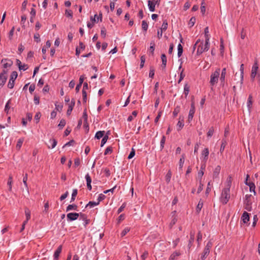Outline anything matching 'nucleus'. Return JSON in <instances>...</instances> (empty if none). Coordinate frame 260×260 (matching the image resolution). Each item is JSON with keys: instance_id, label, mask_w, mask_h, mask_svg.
Returning <instances> with one entry per match:
<instances>
[{"instance_id": "obj_25", "label": "nucleus", "mask_w": 260, "mask_h": 260, "mask_svg": "<svg viewBox=\"0 0 260 260\" xmlns=\"http://www.w3.org/2000/svg\"><path fill=\"white\" fill-rule=\"evenodd\" d=\"M105 134V131H98L96 133L95 138L97 139H100L101 138H103Z\"/></svg>"}, {"instance_id": "obj_4", "label": "nucleus", "mask_w": 260, "mask_h": 260, "mask_svg": "<svg viewBox=\"0 0 260 260\" xmlns=\"http://www.w3.org/2000/svg\"><path fill=\"white\" fill-rule=\"evenodd\" d=\"M220 75V69H217L213 72L210 76V83L212 86H214L218 82Z\"/></svg>"}, {"instance_id": "obj_22", "label": "nucleus", "mask_w": 260, "mask_h": 260, "mask_svg": "<svg viewBox=\"0 0 260 260\" xmlns=\"http://www.w3.org/2000/svg\"><path fill=\"white\" fill-rule=\"evenodd\" d=\"M180 255L179 252L175 251L171 255L169 260H176Z\"/></svg>"}, {"instance_id": "obj_32", "label": "nucleus", "mask_w": 260, "mask_h": 260, "mask_svg": "<svg viewBox=\"0 0 260 260\" xmlns=\"http://www.w3.org/2000/svg\"><path fill=\"white\" fill-rule=\"evenodd\" d=\"M166 142V137L165 136H163L161 137L160 142V150H162L164 148V145Z\"/></svg>"}, {"instance_id": "obj_60", "label": "nucleus", "mask_w": 260, "mask_h": 260, "mask_svg": "<svg viewBox=\"0 0 260 260\" xmlns=\"http://www.w3.org/2000/svg\"><path fill=\"white\" fill-rule=\"evenodd\" d=\"M112 152V149L111 147H108L105 150L104 155H107Z\"/></svg>"}, {"instance_id": "obj_2", "label": "nucleus", "mask_w": 260, "mask_h": 260, "mask_svg": "<svg viewBox=\"0 0 260 260\" xmlns=\"http://www.w3.org/2000/svg\"><path fill=\"white\" fill-rule=\"evenodd\" d=\"M210 43H207L204 41H201L199 42V44L198 45V48L197 50V54L198 55H201L204 52L207 51L209 49Z\"/></svg>"}, {"instance_id": "obj_53", "label": "nucleus", "mask_w": 260, "mask_h": 260, "mask_svg": "<svg viewBox=\"0 0 260 260\" xmlns=\"http://www.w3.org/2000/svg\"><path fill=\"white\" fill-rule=\"evenodd\" d=\"M155 70L153 68H150V70L149 73V77L151 78H153L154 75Z\"/></svg>"}, {"instance_id": "obj_41", "label": "nucleus", "mask_w": 260, "mask_h": 260, "mask_svg": "<svg viewBox=\"0 0 260 260\" xmlns=\"http://www.w3.org/2000/svg\"><path fill=\"white\" fill-rule=\"evenodd\" d=\"M108 139V135H106L103 138L102 141H101V147H103L105 143L107 142V140Z\"/></svg>"}, {"instance_id": "obj_17", "label": "nucleus", "mask_w": 260, "mask_h": 260, "mask_svg": "<svg viewBox=\"0 0 260 260\" xmlns=\"http://www.w3.org/2000/svg\"><path fill=\"white\" fill-rule=\"evenodd\" d=\"M205 42L209 43L210 36L209 34L208 27H206L204 29Z\"/></svg>"}, {"instance_id": "obj_18", "label": "nucleus", "mask_w": 260, "mask_h": 260, "mask_svg": "<svg viewBox=\"0 0 260 260\" xmlns=\"http://www.w3.org/2000/svg\"><path fill=\"white\" fill-rule=\"evenodd\" d=\"M148 6L150 12H154L155 11V5L154 4L153 1L149 0L148 1Z\"/></svg>"}, {"instance_id": "obj_13", "label": "nucleus", "mask_w": 260, "mask_h": 260, "mask_svg": "<svg viewBox=\"0 0 260 260\" xmlns=\"http://www.w3.org/2000/svg\"><path fill=\"white\" fill-rule=\"evenodd\" d=\"M226 74V68H224L222 70L221 75L220 77V81L221 84H222L223 85L224 81H225Z\"/></svg>"}, {"instance_id": "obj_6", "label": "nucleus", "mask_w": 260, "mask_h": 260, "mask_svg": "<svg viewBox=\"0 0 260 260\" xmlns=\"http://www.w3.org/2000/svg\"><path fill=\"white\" fill-rule=\"evenodd\" d=\"M18 76V74L16 71H13L11 75L10 79L7 85L9 88L12 89L14 87L15 80Z\"/></svg>"}, {"instance_id": "obj_10", "label": "nucleus", "mask_w": 260, "mask_h": 260, "mask_svg": "<svg viewBox=\"0 0 260 260\" xmlns=\"http://www.w3.org/2000/svg\"><path fill=\"white\" fill-rule=\"evenodd\" d=\"M194 235L195 233L194 232H191L190 233V239L189 240L188 244L187 245V247L188 249H189L191 246H192V244L194 242Z\"/></svg>"}, {"instance_id": "obj_27", "label": "nucleus", "mask_w": 260, "mask_h": 260, "mask_svg": "<svg viewBox=\"0 0 260 260\" xmlns=\"http://www.w3.org/2000/svg\"><path fill=\"white\" fill-rule=\"evenodd\" d=\"M78 193V190L77 189L75 188L73 190V192L72 193V197L71 199L70 202H73L75 201L76 197L77 196Z\"/></svg>"}, {"instance_id": "obj_3", "label": "nucleus", "mask_w": 260, "mask_h": 260, "mask_svg": "<svg viewBox=\"0 0 260 260\" xmlns=\"http://www.w3.org/2000/svg\"><path fill=\"white\" fill-rule=\"evenodd\" d=\"M252 197L251 194H246L244 198V203L245 205V209L248 211H251L252 209Z\"/></svg>"}, {"instance_id": "obj_19", "label": "nucleus", "mask_w": 260, "mask_h": 260, "mask_svg": "<svg viewBox=\"0 0 260 260\" xmlns=\"http://www.w3.org/2000/svg\"><path fill=\"white\" fill-rule=\"evenodd\" d=\"M77 209H78V206L75 204L69 205L67 207L66 212H68L71 210H76H76H77Z\"/></svg>"}, {"instance_id": "obj_57", "label": "nucleus", "mask_w": 260, "mask_h": 260, "mask_svg": "<svg viewBox=\"0 0 260 260\" xmlns=\"http://www.w3.org/2000/svg\"><path fill=\"white\" fill-rule=\"evenodd\" d=\"M183 71L184 70H182L180 74L179 79L178 81V83H180L185 77V74H183Z\"/></svg>"}, {"instance_id": "obj_59", "label": "nucleus", "mask_w": 260, "mask_h": 260, "mask_svg": "<svg viewBox=\"0 0 260 260\" xmlns=\"http://www.w3.org/2000/svg\"><path fill=\"white\" fill-rule=\"evenodd\" d=\"M14 30H15L14 27H13L9 33L8 37H9V38L10 40H11L12 39V37L13 36L14 32Z\"/></svg>"}, {"instance_id": "obj_64", "label": "nucleus", "mask_w": 260, "mask_h": 260, "mask_svg": "<svg viewBox=\"0 0 260 260\" xmlns=\"http://www.w3.org/2000/svg\"><path fill=\"white\" fill-rule=\"evenodd\" d=\"M28 69V66L26 64H21V66L19 67V70L25 71Z\"/></svg>"}, {"instance_id": "obj_56", "label": "nucleus", "mask_w": 260, "mask_h": 260, "mask_svg": "<svg viewBox=\"0 0 260 260\" xmlns=\"http://www.w3.org/2000/svg\"><path fill=\"white\" fill-rule=\"evenodd\" d=\"M125 206H126V203H123L122 205L118 209L117 213L119 214L120 213H121L123 210V209L125 207Z\"/></svg>"}, {"instance_id": "obj_62", "label": "nucleus", "mask_w": 260, "mask_h": 260, "mask_svg": "<svg viewBox=\"0 0 260 260\" xmlns=\"http://www.w3.org/2000/svg\"><path fill=\"white\" fill-rule=\"evenodd\" d=\"M65 13H66V15L67 17H70V18H72V17H73V13H72V11L71 10H66Z\"/></svg>"}, {"instance_id": "obj_44", "label": "nucleus", "mask_w": 260, "mask_h": 260, "mask_svg": "<svg viewBox=\"0 0 260 260\" xmlns=\"http://www.w3.org/2000/svg\"><path fill=\"white\" fill-rule=\"evenodd\" d=\"M171 176H172L171 172H170V171H169L168 172V173L166 175V181L167 183H169L170 181Z\"/></svg>"}, {"instance_id": "obj_21", "label": "nucleus", "mask_w": 260, "mask_h": 260, "mask_svg": "<svg viewBox=\"0 0 260 260\" xmlns=\"http://www.w3.org/2000/svg\"><path fill=\"white\" fill-rule=\"evenodd\" d=\"M246 185H248L249 187V190L250 192H253L254 194H256V192L255 191V186L253 183H252V182L246 183Z\"/></svg>"}, {"instance_id": "obj_51", "label": "nucleus", "mask_w": 260, "mask_h": 260, "mask_svg": "<svg viewBox=\"0 0 260 260\" xmlns=\"http://www.w3.org/2000/svg\"><path fill=\"white\" fill-rule=\"evenodd\" d=\"M106 198V196L103 194L101 193L99 195L98 198V202H99V204H100V202L103 200H104Z\"/></svg>"}, {"instance_id": "obj_20", "label": "nucleus", "mask_w": 260, "mask_h": 260, "mask_svg": "<svg viewBox=\"0 0 260 260\" xmlns=\"http://www.w3.org/2000/svg\"><path fill=\"white\" fill-rule=\"evenodd\" d=\"M61 251H62V245H60L58 247L57 249L55 251L54 254H53V257L58 258L59 256V254L61 252Z\"/></svg>"}, {"instance_id": "obj_47", "label": "nucleus", "mask_w": 260, "mask_h": 260, "mask_svg": "<svg viewBox=\"0 0 260 260\" xmlns=\"http://www.w3.org/2000/svg\"><path fill=\"white\" fill-rule=\"evenodd\" d=\"M27 174H25V176L23 177V182L25 186L26 187L27 190H28V188L27 184Z\"/></svg>"}, {"instance_id": "obj_26", "label": "nucleus", "mask_w": 260, "mask_h": 260, "mask_svg": "<svg viewBox=\"0 0 260 260\" xmlns=\"http://www.w3.org/2000/svg\"><path fill=\"white\" fill-rule=\"evenodd\" d=\"M243 75H244V64H242L240 66V76H241L240 85H241L243 83Z\"/></svg>"}, {"instance_id": "obj_42", "label": "nucleus", "mask_w": 260, "mask_h": 260, "mask_svg": "<svg viewBox=\"0 0 260 260\" xmlns=\"http://www.w3.org/2000/svg\"><path fill=\"white\" fill-rule=\"evenodd\" d=\"M196 18L194 17H192L190 20H189V23H188V25L189 26L191 27H192L195 22H196Z\"/></svg>"}, {"instance_id": "obj_55", "label": "nucleus", "mask_w": 260, "mask_h": 260, "mask_svg": "<svg viewBox=\"0 0 260 260\" xmlns=\"http://www.w3.org/2000/svg\"><path fill=\"white\" fill-rule=\"evenodd\" d=\"M11 103V101H10V100H9L6 103V105H5V112H6L7 113L8 112L10 107L9 106V105Z\"/></svg>"}, {"instance_id": "obj_11", "label": "nucleus", "mask_w": 260, "mask_h": 260, "mask_svg": "<svg viewBox=\"0 0 260 260\" xmlns=\"http://www.w3.org/2000/svg\"><path fill=\"white\" fill-rule=\"evenodd\" d=\"M6 72L4 71L3 73L0 74V86H3L6 83L7 77L5 75Z\"/></svg>"}, {"instance_id": "obj_28", "label": "nucleus", "mask_w": 260, "mask_h": 260, "mask_svg": "<svg viewBox=\"0 0 260 260\" xmlns=\"http://www.w3.org/2000/svg\"><path fill=\"white\" fill-rule=\"evenodd\" d=\"M99 202H94V201H90L88 202V203L86 205V208L89 207L90 208H92L95 206L98 205Z\"/></svg>"}, {"instance_id": "obj_29", "label": "nucleus", "mask_w": 260, "mask_h": 260, "mask_svg": "<svg viewBox=\"0 0 260 260\" xmlns=\"http://www.w3.org/2000/svg\"><path fill=\"white\" fill-rule=\"evenodd\" d=\"M177 49H178L177 55H178V57H180L182 55V53H183V47L181 45V44H179L178 45Z\"/></svg>"}, {"instance_id": "obj_23", "label": "nucleus", "mask_w": 260, "mask_h": 260, "mask_svg": "<svg viewBox=\"0 0 260 260\" xmlns=\"http://www.w3.org/2000/svg\"><path fill=\"white\" fill-rule=\"evenodd\" d=\"M209 250L204 249L200 260H205L207 256L209 255Z\"/></svg>"}, {"instance_id": "obj_35", "label": "nucleus", "mask_w": 260, "mask_h": 260, "mask_svg": "<svg viewBox=\"0 0 260 260\" xmlns=\"http://www.w3.org/2000/svg\"><path fill=\"white\" fill-rule=\"evenodd\" d=\"M24 140V139L23 138H20L18 140L17 145H16V148L17 149H19L21 148Z\"/></svg>"}, {"instance_id": "obj_63", "label": "nucleus", "mask_w": 260, "mask_h": 260, "mask_svg": "<svg viewBox=\"0 0 260 260\" xmlns=\"http://www.w3.org/2000/svg\"><path fill=\"white\" fill-rule=\"evenodd\" d=\"M34 103L38 105L40 103V98L39 96H37V95H35L34 96Z\"/></svg>"}, {"instance_id": "obj_1", "label": "nucleus", "mask_w": 260, "mask_h": 260, "mask_svg": "<svg viewBox=\"0 0 260 260\" xmlns=\"http://www.w3.org/2000/svg\"><path fill=\"white\" fill-rule=\"evenodd\" d=\"M231 184L232 181L230 177L226 180V186L223 189L220 198V201L223 204H226L230 198V192Z\"/></svg>"}, {"instance_id": "obj_15", "label": "nucleus", "mask_w": 260, "mask_h": 260, "mask_svg": "<svg viewBox=\"0 0 260 260\" xmlns=\"http://www.w3.org/2000/svg\"><path fill=\"white\" fill-rule=\"evenodd\" d=\"M49 144L48 145V147L49 148L52 149V148H54L56 146V145H57V142L55 139H52L49 140Z\"/></svg>"}, {"instance_id": "obj_14", "label": "nucleus", "mask_w": 260, "mask_h": 260, "mask_svg": "<svg viewBox=\"0 0 260 260\" xmlns=\"http://www.w3.org/2000/svg\"><path fill=\"white\" fill-rule=\"evenodd\" d=\"M241 219L244 223H247L249 220V214L247 212L244 211L242 215Z\"/></svg>"}, {"instance_id": "obj_45", "label": "nucleus", "mask_w": 260, "mask_h": 260, "mask_svg": "<svg viewBox=\"0 0 260 260\" xmlns=\"http://www.w3.org/2000/svg\"><path fill=\"white\" fill-rule=\"evenodd\" d=\"M212 242L210 241H208V243H207L204 249L207 250H209V251H210V249L212 247Z\"/></svg>"}, {"instance_id": "obj_50", "label": "nucleus", "mask_w": 260, "mask_h": 260, "mask_svg": "<svg viewBox=\"0 0 260 260\" xmlns=\"http://www.w3.org/2000/svg\"><path fill=\"white\" fill-rule=\"evenodd\" d=\"M214 133V128L213 127H211L209 129L208 133H207V137H211L213 134Z\"/></svg>"}, {"instance_id": "obj_5", "label": "nucleus", "mask_w": 260, "mask_h": 260, "mask_svg": "<svg viewBox=\"0 0 260 260\" xmlns=\"http://www.w3.org/2000/svg\"><path fill=\"white\" fill-rule=\"evenodd\" d=\"M209 154V151L208 148H204L201 153V159L204 162V164L202 165L201 166V169H205V164L207 161L208 158V156Z\"/></svg>"}, {"instance_id": "obj_61", "label": "nucleus", "mask_w": 260, "mask_h": 260, "mask_svg": "<svg viewBox=\"0 0 260 260\" xmlns=\"http://www.w3.org/2000/svg\"><path fill=\"white\" fill-rule=\"evenodd\" d=\"M79 220H82L83 221L87 219V216L85 214L82 213H79Z\"/></svg>"}, {"instance_id": "obj_58", "label": "nucleus", "mask_w": 260, "mask_h": 260, "mask_svg": "<svg viewBox=\"0 0 260 260\" xmlns=\"http://www.w3.org/2000/svg\"><path fill=\"white\" fill-rule=\"evenodd\" d=\"M27 4V0L24 1L22 4L21 10L22 11H24L25 10V9L26 8Z\"/></svg>"}, {"instance_id": "obj_30", "label": "nucleus", "mask_w": 260, "mask_h": 260, "mask_svg": "<svg viewBox=\"0 0 260 260\" xmlns=\"http://www.w3.org/2000/svg\"><path fill=\"white\" fill-rule=\"evenodd\" d=\"M226 143H226V140L224 139H223L221 141V146H220V152L221 153H222L223 151V150L225 148V147L226 145Z\"/></svg>"}, {"instance_id": "obj_8", "label": "nucleus", "mask_w": 260, "mask_h": 260, "mask_svg": "<svg viewBox=\"0 0 260 260\" xmlns=\"http://www.w3.org/2000/svg\"><path fill=\"white\" fill-rule=\"evenodd\" d=\"M195 113V107L194 105V103H192L190 106V109L189 110V114L188 116V122H190V121L192 120L194 114Z\"/></svg>"}, {"instance_id": "obj_40", "label": "nucleus", "mask_w": 260, "mask_h": 260, "mask_svg": "<svg viewBox=\"0 0 260 260\" xmlns=\"http://www.w3.org/2000/svg\"><path fill=\"white\" fill-rule=\"evenodd\" d=\"M130 231V228L126 227L124 229V230L121 233V237H124L128 232Z\"/></svg>"}, {"instance_id": "obj_31", "label": "nucleus", "mask_w": 260, "mask_h": 260, "mask_svg": "<svg viewBox=\"0 0 260 260\" xmlns=\"http://www.w3.org/2000/svg\"><path fill=\"white\" fill-rule=\"evenodd\" d=\"M184 126V121L182 119L181 120H179V121L177 123V130L179 131L181 130L182 127Z\"/></svg>"}, {"instance_id": "obj_46", "label": "nucleus", "mask_w": 260, "mask_h": 260, "mask_svg": "<svg viewBox=\"0 0 260 260\" xmlns=\"http://www.w3.org/2000/svg\"><path fill=\"white\" fill-rule=\"evenodd\" d=\"M212 242L210 241H208V243H207L204 249L207 250H209V251H210V249L212 247Z\"/></svg>"}, {"instance_id": "obj_48", "label": "nucleus", "mask_w": 260, "mask_h": 260, "mask_svg": "<svg viewBox=\"0 0 260 260\" xmlns=\"http://www.w3.org/2000/svg\"><path fill=\"white\" fill-rule=\"evenodd\" d=\"M66 124V121L64 119H62L60 120L59 123L58 124V126L60 128H62L63 126H65Z\"/></svg>"}, {"instance_id": "obj_52", "label": "nucleus", "mask_w": 260, "mask_h": 260, "mask_svg": "<svg viewBox=\"0 0 260 260\" xmlns=\"http://www.w3.org/2000/svg\"><path fill=\"white\" fill-rule=\"evenodd\" d=\"M154 49H155V44L153 42H151L150 43V46L149 50L152 54H153Z\"/></svg>"}, {"instance_id": "obj_12", "label": "nucleus", "mask_w": 260, "mask_h": 260, "mask_svg": "<svg viewBox=\"0 0 260 260\" xmlns=\"http://www.w3.org/2000/svg\"><path fill=\"white\" fill-rule=\"evenodd\" d=\"M2 63H3V67L5 69L10 67L12 64V61L7 59H3Z\"/></svg>"}, {"instance_id": "obj_37", "label": "nucleus", "mask_w": 260, "mask_h": 260, "mask_svg": "<svg viewBox=\"0 0 260 260\" xmlns=\"http://www.w3.org/2000/svg\"><path fill=\"white\" fill-rule=\"evenodd\" d=\"M13 182L12 176H10L8 181V185L9 186V190L11 191L12 190V184Z\"/></svg>"}, {"instance_id": "obj_54", "label": "nucleus", "mask_w": 260, "mask_h": 260, "mask_svg": "<svg viewBox=\"0 0 260 260\" xmlns=\"http://www.w3.org/2000/svg\"><path fill=\"white\" fill-rule=\"evenodd\" d=\"M135 155V151L134 148L132 149V151H131L130 153L129 154L127 158L130 159L132 158Z\"/></svg>"}, {"instance_id": "obj_9", "label": "nucleus", "mask_w": 260, "mask_h": 260, "mask_svg": "<svg viewBox=\"0 0 260 260\" xmlns=\"http://www.w3.org/2000/svg\"><path fill=\"white\" fill-rule=\"evenodd\" d=\"M79 217V213H69L67 214V217L68 221H72L76 220Z\"/></svg>"}, {"instance_id": "obj_33", "label": "nucleus", "mask_w": 260, "mask_h": 260, "mask_svg": "<svg viewBox=\"0 0 260 260\" xmlns=\"http://www.w3.org/2000/svg\"><path fill=\"white\" fill-rule=\"evenodd\" d=\"M184 159H185V156L184 154H183L181 156V157L179 159V169H182L184 162Z\"/></svg>"}, {"instance_id": "obj_38", "label": "nucleus", "mask_w": 260, "mask_h": 260, "mask_svg": "<svg viewBox=\"0 0 260 260\" xmlns=\"http://www.w3.org/2000/svg\"><path fill=\"white\" fill-rule=\"evenodd\" d=\"M25 214L26 216V219L27 220H29L30 218V211L28 208L25 209Z\"/></svg>"}, {"instance_id": "obj_24", "label": "nucleus", "mask_w": 260, "mask_h": 260, "mask_svg": "<svg viewBox=\"0 0 260 260\" xmlns=\"http://www.w3.org/2000/svg\"><path fill=\"white\" fill-rule=\"evenodd\" d=\"M252 96L251 95H250L248 97V99L247 100V106L249 112L250 111V109L252 107Z\"/></svg>"}, {"instance_id": "obj_49", "label": "nucleus", "mask_w": 260, "mask_h": 260, "mask_svg": "<svg viewBox=\"0 0 260 260\" xmlns=\"http://www.w3.org/2000/svg\"><path fill=\"white\" fill-rule=\"evenodd\" d=\"M85 178L86 179V183L87 184H91V177L89 176L88 173L86 174V175L85 176Z\"/></svg>"}, {"instance_id": "obj_36", "label": "nucleus", "mask_w": 260, "mask_h": 260, "mask_svg": "<svg viewBox=\"0 0 260 260\" xmlns=\"http://www.w3.org/2000/svg\"><path fill=\"white\" fill-rule=\"evenodd\" d=\"M168 28V22L166 20H165L163 21V23L162 24L161 27L160 28V30L161 31H165Z\"/></svg>"}, {"instance_id": "obj_7", "label": "nucleus", "mask_w": 260, "mask_h": 260, "mask_svg": "<svg viewBox=\"0 0 260 260\" xmlns=\"http://www.w3.org/2000/svg\"><path fill=\"white\" fill-rule=\"evenodd\" d=\"M258 67L257 62H255L252 67L251 73V78L252 80H254L256 75L258 71Z\"/></svg>"}, {"instance_id": "obj_43", "label": "nucleus", "mask_w": 260, "mask_h": 260, "mask_svg": "<svg viewBox=\"0 0 260 260\" xmlns=\"http://www.w3.org/2000/svg\"><path fill=\"white\" fill-rule=\"evenodd\" d=\"M203 206V203L201 200L199 201L197 206V212H200L201 209L202 208Z\"/></svg>"}, {"instance_id": "obj_39", "label": "nucleus", "mask_w": 260, "mask_h": 260, "mask_svg": "<svg viewBox=\"0 0 260 260\" xmlns=\"http://www.w3.org/2000/svg\"><path fill=\"white\" fill-rule=\"evenodd\" d=\"M148 27V24L145 20H143L142 22V28L143 30L146 31Z\"/></svg>"}, {"instance_id": "obj_34", "label": "nucleus", "mask_w": 260, "mask_h": 260, "mask_svg": "<svg viewBox=\"0 0 260 260\" xmlns=\"http://www.w3.org/2000/svg\"><path fill=\"white\" fill-rule=\"evenodd\" d=\"M189 92V86L186 83L184 85V94L185 96H187L188 95Z\"/></svg>"}, {"instance_id": "obj_16", "label": "nucleus", "mask_w": 260, "mask_h": 260, "mask_svg": "<svg viewBox=\"0 0 260 260\" xmlns=\"http://www.w3.org/2000/svg\"><path fill=\"white\" fill-rule=\"evenodd\" d=\"M221 168L219 166H217L214 169L213 174V178H216L218 177L220 173Z\"/></svg>"}]
</instances>
